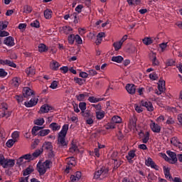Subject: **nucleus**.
I'll list each match as a JSON object with an SVG mask.
<instances>
[{"label": "nucleus", "mask_w": 182, "mask_h": 182, "mask_svg": "<svg viewBox=\"0 0 182 182\" xmlns=\"http://www.w3.org/2000/svg\"><path fill=\"white\" fill-rule=\"evenodd\" d=\"M43 129V127L34 126L32 128L31 133L33 136H36V132H38V136H41V137H45V136H48V134L50 133V129Z\"/></svg>", "instance_id": "1"}, {"label": "nucleus", "mask_w": 182, "mask_h": 182, "mask_svg": "<svg viewBox=\"0 0 182 182\" xmlns=\"http://www.w3.org/2000/svg\"><path fill=\"white\" fill-rule=\"evenodd\" d=\"M76 166V159L75 157L71 156L68 159V165L66 166L65 171L66 173H69V170H72L73 167Z\"/></svg>", "instance_id": "2"}, {"label": "nucleus", "mask_w": 182, "mask_h": 182, "mask_svg": "<svg viewBox=\"0 0 182 182\" xmlns=\"http://www.w3.org/2000/svg\"><path fill=\"white\" fill-rule=\"evenodd\" d=\"M107 173H109V170H107L105 167H102L100 168V170H98V171L95 172L94 178H95V179L100 178V176L102 175L105 176V174H107Z\"/></svg>", "instance_id": "3"}, {"label": "nucleus", "mask_w": 182, "mask_h": 182, "mask_svg": "<svg viewBox=\"0 0 182 182\" xmlns=\"http://www.w3.org/2000/svg\"><path fill=\"white\" fill-rule=\"evenodd\" d=\"M66 135H60L58 134V144L60 147H66L68 143H66Z\"/></svg>", "instance_id": "4"}, {"label": "nucleus", "mask_w": 182, "mask_h": 182, "mask_svg": "<svg viewBox=\"0 0 182 182\" xmlns=\"http://www.w3.org/2000/svg\"><path fill=\"white\" fill-rule=\"evenodd\" d=\"M141 106H143V107H146L148 112H153V110H154L153 104L151 103V102L149 101L142 100L141 102Z\"/></svg>", "instance_id": "5"}, {"label": "nucleus", "mask_w": 182, "mask_h": 182, "mask_svg": "<svg viewBox=\"0 0 182 182\" xmlns=\"http://www.w3.org/2000/svg\"><path fill=\"white\" fill-rule=\"evenodd\" d=\"M165 85H166L165 80H160L159 81V84H158L159 91L156 92V95H160L161 93H164V92H165L166 90Z\"/></svg>", "instance_id": "6"}, {"label": "nucleus", "mask_w": 182, "mask_h": 182, "mask_svg": "<svg viewBox=\"0 0 182 182\" xmlns=\"http://www.w3.org/2000/svg\"><path fill=\"white\" fill-rule=\"evenodd\" d=\"M149 59L153 66H159V65H160V62H159V60H157V56L156 55V53H150Z\"/></svg>", "instance_id": "7"}, {"label": "nucleus", "mask_w": 182, "mask_h": 182, "mask_svg": "<svg viewBox=\"0 0 182 182\" xmlns=\"http://www.w3.org/2000/svg\"><path fill=\"white\" fill-rule=\"evenodd\" d=\"M151 122L150 127L152 132H154V133H160V132H161V127L153 121Z\"/></svg>", "instance_id": "8"}, {"label": "nucleus", "mask_w": 182, "mask_h": 182, "mask_svg": "<svg viewBox=\"0 0 182 182\" xmlns=\"http://www.w3.org/2000/svg\"><path fill=\"white\" fill-rule=\"evenodd\" d=\"M4 43L6 45V46H15V39L12 36L6 37L4 41Z\"/></svg>", "instance_id": "9"}, {"label": "nucleus", "mask_w": 182, "mask_h": 182, "mask_svg": "<svg viewBox=\"0 0 182 182\" xmlns=\"http://www.w3.org/2000/svg\"><path fill=\"white\" fill-rule=\"evenodd\" d=\"M33 95H35L33 92V90H32L29 87H25L23 89V96L24 97H29V96H32Z\"/></svg>", "instance_id": "10"}, {"label": "nucleus", "mask_w": 182, "mask_h": 182, "mask_svg": "<svg viewBox=\"0 0 182 182\" xmlns=\"http://www.w3.org/2000/svg\"><path fill=\"white\" fill-rule=\"evenodd\" d=\"M125 89L129 95H134L136 93V85L134 84H127Z\"/></svg>", "instance_id": "11"}, {"label": "nucleus", "mask_w": 182, "mask_h": 182, "mask_svg": "<svg viewBox=\"0 0 182 182\" xmlns=\"http://www.w3.org/2000/svg\"><path fill=\"white\" fill-rule=\"evenodd\" d=\"M0 65L10 66L11 68H16V64L9 60H0Z\"/></svg>", "instance_id": "12"}, {"label": "nucleus", "mask_w": 182, "mask_h": 182, "mask_svg": "<svg viewBox=\"0 0 182 182\" xmlns=\"http://www.w3.org/2000/svg\"><path fill=\"white\" fill-rule=\"evenodd\" d=\"M53 107L51 106H49L48 105H43L40 108V113H49L50 110H53Z\"/></svg>", "instance_id": "13"}, {"label": "nucleus", "mask_w": 182, "mask_h": 182, "mask_svg": "<svg viewBox=\"0 0 182 182\" xmlns=\"http://www.w3.org/2000/svg\"><path fill=\"white\" fill-rule=\"evenodd\" d=\"M37 104L38 100L35 98H31L29 102H24V106H26V107H33V106H36Z\"/></svg>", "instance_id": "14"}, {"label": "nucleus", "mask_w": 182, "mask_h": 182, "mask_svg": "<svg viewBox=\"0 0 182 182\" xmlns=\"http://www.w3.org/2000/svg\"><path fill=\"white\" fill-rule=\"evenodd\" d=\"M37 170L40 176H43V174H46V171H48V169L42 164H37Z\"/></svg>", "instance_id": "15"}, {"label": "nucleus", "mask_w": 182, "mask_h": 182, "mask_svg": "<svg viewBox=\"0 0 182 182\" xmlns=\"http://www.w3.org/2000/svg\"><path fill=\"white\" fill-rule=\"evenodd\" d=\"M26 73L27 75L32 77L36 73V70L35 69V67L31 66L26 69Z\"/></svg>", "instance_id": "16"}, {"label": "nucleus", "mask_w": 182, "mask_h": 182, "mask_svg": "<svg viewBox=\"0 0 182 182\" xmlns=\"http://www.w3.org/2000/svg\"><path fill=\"white\" fill-rule=\"evenodd\" d=\"M15 166V160L6 159L3 168H8V167H14Z\"/></svg>", "instance_id": "17"}, {"label": "nucleus", "mask_w": 182, "mask_h": 182, "mask_svg": "<svg viewBox=\"0 0 182 182\" xmlns=\"http://www.w3.org/2000/svg\"><path fill=\"white\" fill-rule=\"evenodd\" d=\"M60 31L63 33H65V35H69L70 33V32H72V31H73V29L70 26H65L60 28Z\"/></svg>", "instance_id": "18"}, {"label": "nucleus", "mask_w": 182, "mask_h": 182, "mask_svg": "<svg viewBox=\"0 0 182 182\" xmlns=\"http://www.w3.org/2000/svg\"><path fill=\"white\" fill-rule=\"evenodd\" d=\"M166 154H168V156H169V157H171L172 162V164H174L175 163H177V155L176 154L175 152H173L171 151H167Z\"/></svg>", "instance_id": "19"}, {"label": "nucleus", "mask_w": 182, "mask_h": 182, "mask_svg": "<svg viewBox=\"0 0 182 182\" xmlns=\"http://www.w3.org/2000/svg\"><path fill=\"white\" fill-rule=\"evenodd\" d=\"M69 130V124H65L58 134L62 136H66L68 131Z\"/></svg>", "instance_id": "20"}, {"label": "nucleus", "mask_w": 182, "mask_h": 182, "mask_svg": "<svg viewBox=\"0 0 182 182\" xmlns=\"http://www.w3.org/2000/svg\"><path fill=\"white\" fill-rule=\"evenodd\" d=\"M43 153V148H41L40 149L36 150L32 154L31 156L33 157V160H35V159H38V156H39L41 154Z\"/></svg>", "instance_id": "21"}, {"label": "nucleus", "mask_w": 182, "mask_h": 182, "mask_svg": "<svg viewBox=\"0 0 182 182\" xmlns=\"http://www.w3.org/2000/svg\"><path fill=\"white\" fill-rule=\"evenodd\" d=\"M50 129L53 130V132H58V130H60V125H59L56 122H53L49 125Z\"/></svg>", "instance_id": "22"}, {"label": "nucleus", "mask_w": 182, "mask_h": 182, "mask_svg": "<svg viewBox=\"0 0 182 182\" xmlns=\"http://www.w3.org/2000/svg\"><path fill=\"white\" fill-rule=\"evenodd\" d=\"M48 50H49V48L46 46V45L43 43H40L38 45V52H40L41 53L43 52H48Z\"/></svg>", "instance_id": "23"}, {"label": "nucleus", "mask_w": 182, "mask_h": 182, "mask_svg": "<svg viewBox=\"0 0 182 182\" xmlns=\"http://www.w3.org/2000/svg\"><path fill=\"white\" fill-rule=\"evenodd\" d=\"M43 147L46 150H50V151H52V149H53L52 142L49 141H46L45 143H43L41 149H43Z\"/></svg>", "instance_id": "24"}, {"label": "nucleus", "mask_w": 182, "mask_h": 182, "mask_svg": "<svg viewBox=\"0 0 182 182\" xmlns=\"http://www.w3.org/2000/svg\"><path fill=\"white\" fill-rule=\"evenodd\" d=\"M164 173L166 178H169V180H173V177L170 175V169H168V168L164 166Z\"/></svg>", "instance_id": "25"}, {"label": "nucleus", "mask_w": 182, "mask_h": 182, "mask_svg": "<svg viewBox=\"0 0 182 182\" xmlns=\"http://www.w3.org/2000/svg\"><path fill=\"white\" fill-rule=\"evenodd\" d=\"M31 173H33V167L29 166L27 168L23 171V176H29Z\"/></svg>", "instance_id": "26"}, {"label": "nucleus", "mask_w": 182, "mask_h": 182, "mask_svg": "<svg viewBox=\"0 0 182 182\" xmlns=\"http://www.w3.org/2000/svg\"><path fill=\"white\" fill-rule=\"evenodd\" d=\"M77 13L74 12L70 14V19L73 20L74 23H79V16H77Z\"/></svg>", "instance_id": "27"}, {"label": "nucleus", "mask_w": 182, "mask_h": 182, "mask_svg": "<svg viewBox=\"0 0 182 182\" xmlns=\"http://www.w3.org/2000/svg\"><path fill=\"white\" fill-rule=\"evenodd\" d=\"M123 46V43L119 41L114 42L113 43V47L114 48V50L117 52V50H120L122 49V46Z\"/></svg>", "instance_id": "28"}, {"label": "nucleus", "mask_w": 182, "mask_h": 182, "mask_svg": "<svg viewBox=\"0 0 182 182\" xmlns=\"http://www.w3.org/2000/svg\"><path fill=\"white\" fill-rule=\"evenodd\" d=\"M105 98H97L95 97H89L88 100L90 102V103H97L98 102H102V100H104Z\"/></svg>", "instance_id": "29"}, {"label": "nucleus", "mask_w": 182, "mask_h": 182, "mask_svg": "<svg viewBox=\"0 0 182 182\" xmlns=\"http://www.w3.org/2000/svg\"><path fill=\"white\" fill-rule=\"evenodd\" d=\"M21 83V78L16 77L12 79V85L14 87H18Z\"/></svg>", "instance_id": "30"}, {"label": "nucleus", "mask_w": 182, "mask_h": 182, "mask_svg": "<svg viewBox=\"0 0 182 182\" xmlns=\"http://www.w3.org/2000/svg\"><path fill=\"white\" fill-rule=\"evenodd\" d=\"M111 60L112 62H116L117 63H122V62H123V58L122 55L113 56Z\"/></svg>", "instance_id": "31"}, {"label": "nucleus", "mask_w": 182, "mask_h": 182, "mask_svg": "<svg viewBox=\"0 0 182 182\" xmlns=\"http://www.w3.org/2000/svg\"><path fill=\"white\" fill-rule=\"evenodd\" d=\"M44 17L46 19H50L52 18V10L47 9L44 11Z\"/></svg>", "instance_id": "32"}, {"label": "nucleus", "mask_w": 182, "mask_h": 182, "mask_svg": "<svg viewBox=\"0 0 182 182\" xmlns=\"http://www.w3.org/2000/svg\"><path fill=\"white\" fill-rule=\"evenodd\" d=\"M59 66H60V65L58 61H53V63H50V68L52 70H58V69H59Z\"/></svg>", "instance_id": "33"}, {"label": "nucleus", "mask_w": 182, "mask_h": 182, "mask_svg": "<svg viewBox=\"0 0 182 182\" xmlns=\"http://www.w3.org/2000/svg\"><path fill=\"white\" fill-rule=\"evenodd\" d=\"M112 123L117 124L119 123H122V118L119 116H114L112 118Z\"/></svg>", "instance_id": "34"}, {"label": "nucleus", "mask_w": 182, "mask_h": 182, "mask_svg": "<svg viewBox=\"0 0 182 182\" xmlns=\"http://www.w3.org/2000/svg\"><path fill=\"white\" fill-rule=\"evenodd\" d=\"M171 143L173 144V146L177 147L180 142L178 141V138H177V136H173L171 139Z\"/></svg>", "instance_id": "35"}, {"label": "nucleus", "mask_w": 182, "mask_h": 182, "mask_svg": "<svg viewBox=\"0 0 182 182\" xmlns=\"http://www.w3.org/2000/svg\"><path fill=\"white\" fill-rule=\"evenodd\" d=\"M16 141H18V140H15V139H9L7 141V142L6 143V146L7 147H9V149H11V147H12L14 146V144H15V143H16Z\"/></svg>", "instance_id": "36"}, {"label": "nucleus", "mask_w": 182, "mask_h": 182, "mask_svg": "<svg viewBox=\"0 0 182 182\" xmlns=\"http://www.w3.org/2000/svg\"><path fill=\"white\" fill-rule=\"evenodd\" d=\"M115 128H116V124L114 123L112 120L110 122H108L105 126V129H107V130H109L110 129H115Z\"/></svg>", "instance_id": "37"}, {"label": "nucleus", "mask_w": 182, "mask_h": 182, "mask_svg": "<svg viewBox=\"0 0 182 182\" xmlns=\"http://www.w3.org/2000/svg\"><path fill=\"white\" fill-rule=\"evenodd\" d=\"M43 123H45V119L43 118L34 120V124H36L37 126H43Z\"/></svg>", "instance_id": "38"}, {"label": "nucleus", "mask_w": 182, "mask_h": 182, "mask_svg": "<svg viewBox=\"0 0 182 182\" xmlns=\"http://www.w3.org/2000/svg\"><path fill=\"white\" fill-rule=\"evenodd\" d=\"M149 140H150V134L146 132L144 135V138L142 139V143L147 144Z\"/></svg>", "instance_id": "39"}, {"label": "nucleus", "mask_w": 182, "mask_h": 182, "mask_svg": "<svg viewBox=\"0 0 182 182\" xmlns=\"http://www.w3.org/2000/svg\"><path fill=\"white\" fill-rule=\"evenodd\" d=\"M96 117L98 120H102V119H103V117H105V112H103V111L97 112Z\"/></svg>", "instance_id": "40"}, {"label": "nucleus", "mask_w": 182, "mask_h": 182, "mask_svg": "<svg viewBox=\"0 0 182 182\" xmlns=\"http://www.w3.org/2000/svg\"><path fill=\"white\" fill-rule=\"evenodd\" d=\"M114 156H117V153H114V154H112V160H114V164H115L117 168H119V166H122V161H117V159L113 158Z\"/></svg>", "instance_id": "41"}, {"label": "nucleus", "mask_w": 182, "mask_h": 182, "mask_svg": "<svg viewBox=\"0 0 182 182\" xmlns=\"http://www.w3.org/2000/svg\"><path fill=\"white\" fill-rule=\"evenodd\" d=\"M25 163H26V161L24 159L23 156H21L20 158H18L16 161V164L18 166H22V165L25 164Z\"/></svg>", "instance_id": "42"}, {"label": "nucleus", "mask_w": 182, "mask_h": 182, "mask_svg": "<svg viewBox=\"0 0 182 182\" xmlns=\"http://www.w3.org/2000/svg\"><path fill=\"white\" fill-rule=\"evenodd\" d=\"M74 81L75 82V83H77V85H80V86H82V85H83L85 82L84 79L79 77H75Z\"/></svg>", "instance_id": "43"}, {"label": "nucleus", "mask_w": 182, "mask_h": 182, "mask_svg": "<svg viewBox=\"0 0 182 182\" xmlns=\"http://www.w3.org/2000/svg\"><path fill=\"white\" fill-rule=\"evenodd\" d=\"M85 96H87V94L86 92L85 94H80L78 95H76L77 100H78V102H82V100H85Z\"/></svg>", "instance_id": "44"}, {"label": "nucleus", "mask_w": 182, "mask_h": 182, "mask_svg": "<svg viewBox=\"0 0 182 182\" xmlns=\"http://www.w3.org/2000/svg\"><path fill=\"white\" fill-rule=\"evenodd\" d=\"M31 26H32V28H40L41 26V23H39V21L38 20H35L33 22L31 23Z\"/></svg>", "instance_id": "45"}, {"label": "nucleus", "mask_w": 182, "mask_h": 182, "mask_svg": "<svg viewBox=\"0 0 182 182\" xmlns=\"http://www.w3.org/2000/svg\"><path fill=\"white\" fill-rule=\"evenodd\" d=\"M143 43L146 46L151 45V43H153V40H151L150 38H144L143 39Z\"/></svg>", "instance_id": "46"}, {"label": "nucleus", "mask_w": 182, "mask_h": 182, "mask_svg": "<svg viewBox=\"0 0 182 182\" xmlns=\"http://www.w3.org/2000/svg\"><path fill=\"white\" fill-rule=\"evenodd\" d=\"M75 36L74 34H71L68 36V43L70 45H73L75 43Z\"/></svg>", "instance_id": "47"}, {"label": "nucleus", "mask_w": 182, "mask_h": 182, "mask_svg": "<svg viewBox=\"0 0 182 182\" xmlns=\"http://www.w3.org/2000/svg\"><path fill=\"white\" fill-rule=\"evenodd\" d=\"M58 85H59V81L53 80L50 85V88L53 90L57 89Z\"/></svg>", "instance_id": "48"}, {"label": "nucleus", "mask_w": 182, "mask_h": 182, "mask_svg": "<svg viewBox=\"0 0 182 182\" xmlns=\"http://www.w3.org/2000/svg\"><path fill=\"white\" fill-rule=\"evenodd\" d=\"M32 12V6L26 5L24 6V14H31Z\"/></svg>", "instance_id": "49"}, {"label": "nucleus", "mask_w": 182, "mask_h": 182, "mask_svg": "<svg viewBox=\"0 0 182 182\" xmlns=\"http://www.w3.org/2000/svg\"><path fill=\"white\" fill-rule=\"evenodd\" d=\"M8 76V73L4 68H0V77L4 78Z\"/></svg>", "instance_id": "50"}, {"label": "nucleus", "mask_w": 182, "mask_h": 182, "mask_svg": "<svg viewBox=\"0 0 182 182\" xmlns=\"http://www.w3.org/2000/svg\"><path fill=\"white\" fill-rule=\"evenodd\" d=\"M23 158H24V159L28 160V161H32V160H33V158L32 157V154H26L23 155Z\"/></svg>", "instance_id": "51"}, {"label": "nucleus", "mask_w": 182, "mask_h": 182, "mask_svg": "<svg viewBox=\"0 0 182 182\" xmlns=\"http://www.w3.org/2000/svg\"><path fill=\"white\" fill-rule=\"evenodd\" d=\"M149 78L151 80H157V79H159V75L156 73H152L149 74Z\"/></svg>", "instance_id": "52"}, {"label": "nucleus", "mask_w": 182, "mask_h": 182, "mask_svg": "<svg viewBox=\"0 0 182 182\" xmlns=\"http://www.w3.org/2000/svg\"><path fill=\"white\" fill-rule=\"evenodd\" d=\"M8 28V22H0V31H4Z\"/></svg>", "instance_id": "53"}, {"label": "nucleus", "mask_w": 182, "mask_h": 182, "mask_svg": "<svg viewBox=\"0 0 182 182\" xmlns=\"http://www.w3.org/2000/svg\"><path fill=\"white\" fill-rule=\"evenodd\" d=\"M82 9H83V4H79L75 7V11L79 15L82 12Z\"/></svg>", "instance_id": "54"}, {"label": "nucleus", "mask_w": 182, "mask_h": 182, "mask_svg": "<svg viewBox=\"0 0 182 182\" xmlns=\"http://www.w3.org/2000/svg\"><path fill=\"white\" fill-rule=\"evenodd\" d=\"M11 137L14 140H17L16 139H19V132L18 131H14L11 134Z\"/></svg>", "instance_id": "55"}, {"label": "nucleus", "mask_w": 182, "mask_h": 182, "mask_svg": "<svg viewBox=\"0 0 182 182\" xmlns=\"http://www.w3.org/2000/svg\"><path fill=\"white\" fill-rule=\"evenodd\" d=\"M81 113L83 117H87V119L89 117H92V115H90V111L89 110L81 112Z\"/></svg>", "instance_id": "56"}, {"label": "nucleus", "mask_w": 182, "mask_h": 182, "mask_svg": "<svg viewBox=\"0 0 182 182\" xmlns=\"http://www.w3.org/2000/svg\"><path fill=\"white\" fill-rule=\"evenodd\" d=\"M79 107L81 112H85V110H86V102H80Z\"/></svg>", "instance_id": "57"}, {"label": "nucleus", "mask_w": 182, "mask_h": 182, "mask_svg": "<svg viewBox=\"0 0 182 182\" xmlns=\"http://www.w3.org/2000/svg\"><path fill=\"white\" fill-rule=\"evenodd\" d=\"M77 150L79 149H77V144H73L72 146L70 148V153H75V151H77Z\"/></svg>", "instance_id": "58"}, {"label": "nucleus", "mask_w": 182, "mask_h": 182, "mask_svg": "<svg viewBox=\"0 0 182 182\" xmlns=\"http://www.w3.org/2000/svg\"><path fill=\"white\" fill-rule=\"evenodd\" d=\"M127 157H130L131 159H134V157H136V151L134 150L129 151L128 152V155Z\"/></svg>", "instance_id": "59"}, {"label": "nucleus", "mask_w": 182, "mask_h": 182, "mask_svg": "<svg viewBox=\"0 0 182 182\" xmlns=\"http://www.w3.org/2000/svg\"><path fill=\"white\" fill-rule=\"evenodd\" d=\"M175 63H176V61H174V60L171 59V60H168L166 61V66H174Z\"/></svg>", "instance_id": "60"}, {"label": "nucleus", "mask_w": 182, "mask_h": 182, "mask_svg": "<svg viewBox=\"0 0 182 182\" xmlns=\"http://www.w3.org/2000/svg\"><path fill=\"white\" fill-rule=\"evenodd\" d=\"M75 42H77L78 43V45H82V38L80 37V36L79 35H75Z\"/></svg>", "instance_id": "61"}, {"label": "nucleus", "mask_w": 182, "mask_h": 182, "mask_svg": "<svg viewBox=\"0 0 182 182\" xmlns=\"http://www.w3.org/2000/svg\"><path fill=\"white\" fill-rule=\"evenodd\" d=\"M166 123V124H174L175 123L174 119H173V117H168Z\"/></svg>", "instance_id": "62"}, {"label": "nucleus", "mask_w": 182, "mask_h": 182, "mask_svg": "<svg viewBox=\"0 0 182 182\" xmlns=\"http://www.w3.org/2000/svg\"><path fill=\"white\" fill-rule=\"evenodd\" d=\"M41 164L48 170V168H49V166L50 165V161L46 160Z\"/></svg>", "instance_id": "63"}, {"label": "nucleus", "mask_w": 182, "mask_h": 182, "mask_svg": "<svg viewBox=\"0 0 182 182\" xmlns=\"http://www.w3.org/2000/svg\"><path fill=\"white\" fill-rule=\"evenodd\" d=\"M87 73L89 76H95V75H97V72L95 70H89Z\"/></svg>", "instance_id": "64"}]
</instances>
